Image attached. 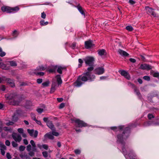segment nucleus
I'll use <instances>...</instances> for the list:
<instances>
[{
  "label": "nucleus",
  "instance_id": "obj_1",
  "mask_svg": "<svg viewBox=\"0 0 159 159\" xmlns=\"http://www.w3.org/2000/svg\"><path fill=\"white\" fill-rule=\"evenodd\" d=\"M137 125L136 124H131L125 128L124 126L123 125L111 127V129L119 133L116 136V142L121 146L122 152L125 157L126 155H128L129 157H137V156L134 151L132 149H129L125 145V141L129 136L130 129L136 127Z\"/></svg>",
  "mask_w": 159,
  "mask_h": 159
},
{
  "label": "nucleus",
  "instance_id": "obj_2",
  "mask_svg": "<svg viewBox=\"0 0 159 159\" xmlns=\"http://www.w3.org/2000/svg\"><path fill=\"white\" fill-rule=\"evenodd\" d=\"M84 60L86 65L90 67L88 68L86 72L84 73L83 75L79 76L75 83V86L77 87H80L84 83L83 82H91L93 81L95 79V76L91 75L90 73L94 69V58L92 56H87L84 59Z\"/></svg>",
  "mask_w": 159,
  "mask_h": 159
},
{
  "label": "nucleus",
  "instance_id": "obj_3",
  "mask_svg": "<svg viewBox=\"0 0 159 159\" xmlns=\"http://www.w3.org/2000/svg\"><path fill=\"white\" fill-rule=\"evenodd\" d=\"M5 97L7 100H13L11 104L15 105H19L22 100V98L16 92H14L5 94Z\"/></svg>",
  "mask_w": 159,
  "mask_h": 159
},
{
  "label": "nucleus",
  "instance_id": "obj_4",
  "mask_svg": "<svg viewBox=\"0 0 159 159\" xmlns=\"http://www.w3.org/2000/svg\"><path fill=\"white\" fill-rule=\"evenodd\" d=\"M11 136L13 139L16 142L20 143L22 140L21 135L17 133H13L11 134Z\"/></svg>",
  "mask_w": 159,
  "mask_h": 159
},
{
  "label": "nucleus",
  "instance_id": "obj_5",
  "mask_svg": "<svg viewBox=\"0 0 159 159\" xmlns=\"http://www.w3.org/2000/svg\"><path fill=\"white\" fill-rule=\"evenodd\" d=\"M105 71V70L103 67H99L95 68L94 70L95 74L101 75L103 74Z\"/></svg>",
  "mask_w": 159,
  "mask_h": 159
},
{
  "label": "nucleus",
  "instance_id": "obj_6",
  "mask_svg": "<svg viewBox=\"0 0 159 159\" xmlns=\"http://www.w3.org/2000/svg\"><path fill=\"white\" fill-rule=\"evenodd\" d=\"M74 122L79 127H82L87 126V124L86 123L79 119H77L75 120Z\"/></svg>",
  "mask_w": 159,
  "mask_h": 159
},
{
  "label": "nucleus",
  "instance_id": "obj_7",
  "mask_svg": "<svg viewBox=\"0 0 159 159\" xmlns=\"http://www.w3.org/2000/svg\"><path fill=\"white\" fill-rule=\"evenodd\" d=\"M118 72L121 75L124 76L126 79L128 80L130 79V77L129 74L125 70H120L118 71Z\"/></svg>",
  "mask_w": 159,
  "mask_h": 159
},
{
  "label": "nucleus",
  "instance_id": "obj_8",
  "mask_svg": "<svg viewBox=\"0 0 159 159\" xmlns=\"http://www.w3.org/2000/svg\"><path fill=\"white\" fill-rule=\"evenodd\" d=\"M27 131L30 136L34 138L37 137L38 132L37 130L34 131V129H28Z\"/></svg>",
  "mask_w": 159,
  "mask_h": 159
},
{
  "label": "nucleus",
  "instance_id": "obj_9",
  "mask_svg": "<svg viewBox=\"0 0 159 159\" xmlns=\"http://www.w3.org/2000/svg\"><path fill=\"white\" fill-rule=\"evenodd\" d=\"M145 9L148 14H151L154 17L156 16V14L154 11V9L150 8L148 7H145Z\"/></svg>",
  "mask_w": 159,
  "mask_h": 159
},
{
  "label": "nucleus",
  "instance_id": "obj_10",
  "mask_svg": "<svg viewBox=\"0 0 159 159\" xmlns=\"http://www.w3.org/2000/svg\"><path fill=\"white\" fill-rule=\"evenodd\" d=\"M159 125V122L157 123H154L153 121H148L145 122L143 124V126L145 127L151 125Z\"/></svg>",
  "mask_w": 159,
  "mask_h": 159
},
{
  "label": "nucleus",
  "instance_id": "obj_11",
  "mask_svg": "<svg viewBox=\"0 0 159 159\" xmlns=\"http://www.w3.org/2000/svg\"><path fill=\"white\" fill-rule=\"evenodd\" d=\"M93 44L92 43V41L89 40L85 42V47L86 49H89L93 46Z\"/></svg>",
  "mask_w": 159,
  "mask_h": 159
},
{
  "label": "nucleus",
  "instance_id": "obj_12",
  "mask_svg": "<svg viewBox=\"0 0 159 159\" xmlns=\"http://www.w3.org/2000/svg\"><path fill=\"white\" fill-rule=\"evenodd\" d=\"M140 68L142 70H149L152 69L151 66L150 65L146 64H141Z\"/></svg>",
  "mask_w": 159,
  "mask_h": 159
},
{
  "label": "nucleus",
  "instance_id": "obj_13",
  "mask_svg": "<svg viewBox=\"0 0 159 159\" xmlns=\"http://www.w3.org/2000/svg\"><path fill=\"white\" fill-rule=\"evenodd\" d=\"M130 84L134 88V90L135 93L138 96L139 98L140 99H141V98L142 96L140 94V92H139V90L137 89V87H135L134 85L132 84Z\"/></svg>",
  "mask_w": 159,
  "mask_h": 159
},
{
  "label": "nucleus",
  "instance_id": "obj_14",
  "mask_svg": "<svg viewBox=\"0 0 159 159\" xmlns=\"http://www.w3.org/2000/svg\"><path fill=\"white\" fill-rule=\"evenodd\" d=\"M2 11L3 12H6L7 13H11L12 12L11 11V7L6 6H4L1 7Z\"/></svg>",
  "mask_w": 159,
  "mask_h": 159
},
{
  "label": "nucleus",
  "instance_id": "obj_15",
  "mask_svg": "<svg viewBox=\"0 0 159 159\" xmlns=\"http://www.w3.org/2000/svg\"><path fill=\"white\" fill-rule=\"evenodd\" d=\"M5 80L6 82L11 87H13L15 86V84L13 80L9 78H5Z\"/></svg>",
  "mask_w": 159,
  "mask_h": 159
},
{
  "label": "nucleus",
  "instance_id": "obj_16",
  "mask_svg": "<svg viewBox=\"0 0 159 159\" xmlns=\"http://www.w3.org/2000/svg\"><path fill=\"white\" fill-rule=\"evenodd\" d=\"M98 54L99 56L102 57L103 56H106L107 53L105 50L101 49L98 50Z\"/></svg>",
  "mask_w": 159,
  "mask_h": 159
},
{
  "label": "nucleus",
  "instance_id": "obj_17",
  "mask_svg": "<svg viewBox=\"0 0 159 159\" xmlns=\"http://www.w3.org/2000/svg\"><path fill=\"white\" fill-rule=\"evenodd\" d=\"M57 84L56 82H52L51 88L50 93H53L56 89Z\"/></svg>",
  "mask_w": 159,
  "mask_h": 159
},
{
  "label": "nucleus",
  "instance_id": "obj_18",
  "mask_svg": "<svg viewBox=\"0 0 159 159\" xmlns=\"http://www.w3.org/2000/svg\"><path fill=\"white\" fill-rule=\"evenodd\" d=\"M45 138H48L51 139H53L54 137L52 132H49L46 134L44 136Z\"/></svg>",
  "mask_w": 159,
  "mask_h": 159
},
{
  "label": "nucleus",
  "instance_id": "obj_19",
  "mask_svg": "<svg viewBox=\"0 0 159 159\" xmlns=\"http://www.w3.org/2000/svg\"><path fill=\"white\" fill-rule=\"evenodd\" d=\"M118 52L121 56L126 57L129 55V54L126 52L120 49H119L118 50Z\"/></svg>",
  "mask_w": 159,
  "mask_h": 159
},
{
  "label": "nucleus",
  "instance_id": "obj_20",
  "mask_svg": "<svg viewBox=\"0 0 159 159\" xmlns=\"http://www.w3.org/2000/svg\"><path fill=\"white\" fill-rule=\"evenodd\" d=\"M47 126L50 128L51 130H54L55 129V128L53 124L51 121H48L47 123Z\"/></svg>",
  "mask_w": 159,
  "mask_h": 159
},
{
  "label": "nucleus",
  "instance_id": "obj_21",
  "mask_svg": "<svg viewBox=\"0 0 159 159\" xmlns=\"http://www.w3.org/2000/svg\"><path fill=\"white\" fill-rule=\"evenodd\" d=\"M55 78L57 82L58 85H59L61 84L62 83V80L61 79L60 75H57L56 76Z\"/></svg>",
  "mask_w": 159,
  "mask_h": 159
},
{
  "label": "nucleus",
  "instance_id": "obj_22",
  "mask_svg": "<svg viewBox=\"0 0 159 159\" xmlns=\"http://www.w3.org/2000/svg\"><path fill=\"white\" fill-rule=\"evenodd\" d=\"M0 68L5 70H8L9 69V67H7L6 64L2 62H0Z\"/></svg>",
  "mask_w": 159,
  "mask_h": 159
},
{
  "label": "nucleus",
  "instance_id": "obj_23",
  "mask_svg": "<svg viewBox=\"0 0 159 159\" xmlns=\"http://www.w3.org/2000/svg\"><path fill=\"white\" fill-rule=\"evenodd\" d=\"M56 66H57L56 70L57 72L60 74H61L62 73V70H63L64 68L58 65H56Z\"/></svg>",
  "mask_w": 159,
  "mask_h": 159
},
{
  "label": "nucleus",
  "instance_id": "obj_24",
  "mask_svg": "<svg viewBox=\"0 0 159 159\" xmlns=\"http://www.w3.org/2000/svg\"><path fill=\"white\" fill-rule=\"evenodd\" d=\"M47 67V66H44L43 65H41L37 67L36 68V69L38 70H44L46 69Z\"/></svg>",
  "mask_w": 159,
  "mask_h": 159
},
{
  "label": "nucleus",
  "instance_id": "obj_25",
  "mask_svg": "<svg viewBox=\"0 0 159 159\" xmlns=\"http://www.w3.org/2000/svg\"><path fill=\"white\" fill-rule=\"evenodd\" d=\"M32 105V102L29 100L26 101V104L25 105V107L27 109H29L30 107Z\"/></svg>",
  "mask_w": 159,
  "mask_h": 159
},
{
  "label": "nucleus",
  "instance_id": "obj_26",
  "mask_svg": "<svg viewBox=\"0 0 159 159\" xmlns=\"http://www.w3.org/2000/svg\"><path fill=\"white\" fill-rule=\"evenodd\" d=\"M77 8L80 13L83 15L85 16V14L83 10L82 9V7L80 6H77Z\"/></svg>",
  "mask_w": 159,
  "mask_h": 159
},
{
  "label": "nucleus",
  "instance_id": "obj_27",
  "mask_svg": "<svg viewBox=\"0 0 159 159\" xmlns=\"http://www.w3.org/2000/svg\"><path fill=\"white\" fill-rule=\"evenodd\" d=\"M57 67V66H56V65L53 66L52 68L48 70V72L49 73L55 72L56 70Z\"/></svg>",
  "mask_w": 159,
  "mask_h": 159
},
{
  "label": "nucleus",
  "instance_id": "obj_28",
  "mask_svg": "<svg viewBox=\"0 0 159 159\" xmlns=\"http://www.w3.org/2000/svg\"><path fill=\"white\" fill-rule=\"evenodd\" d=\"M19 10V8L18 7H11V11L12 12L11 13H14L18 11Z\"/></svg>",
  "mask_w": 159,
  "mask_h": 159
},
{
  "label": "nucleus",
  "instance_id": "obj_29",
  "mask_svg": "<svg viewBox=\"0 0 159 159\" xmlns=\"http://www.w3.org/2000/svg\"><path fill=\"white\" fill-rule=\"evenodd\" d=\"M40 23L41 25L42 26H45L47 25L48 23V21H46L45 22L44 20H40Z\"/></svg>",
  "mask_w": 159,
  "mask_h": 159
},
{
  "label": "nucleus",
  "instance_id": "obj_30",
  "mask_svg": "<svg viewBox=\"0 0 159 159\" xmlns=\"http://www.w3.org/2000/svg\"><path fill=\"white\" fill-rule=\"evenodd\" d=\"M49 83V81L48 80L43 83L42 85L43 87H46L48 86Z\"/></svg>",
  "mask_w": 159,
  "mask_h": 159
},
{
  "label": "nucleus",
  "instance_id": "obj_31",
  "mask_svg": "<svg viewBox=\"0 0 159 159\" xmlns=\"http://www.w3.org/2000/svg\"><path fill=\"white\" fill-rule=\"evenodd\" d=\"M10 66H17V64L16 62L14 61H9Z\"/></svg>",
  "mask_w": 159,
  "mask_h": 159
},
{
  "label": "nucleus",
  "instance_id": "obj_32",
  "mask_svg": "<svg viewBox=\"0 0 159 159\" xmlns=\"http://www.w3.org/2000/svg\"><path fill=\"white\" fill-rule=\"evenodd\" d=\"M52 130L53 136H58L59 135V133L58 132H56L55 129V130Z\"/></svg>",
  "mask_w": 159,
  "mask_h": 159
},
{
  "label": "nucleus",
  "instance_id": "obj_33",
  "mask_svg": "<svg viewBox=\"0 0 159 159\" xmlns=\"http://www.w3.org/2000/svg\"><path fill=\"white\" fill-rule=\"evenodd\" d=\"M126 29L129 31H132L133 30V27L130 25H128L126 27Z\"/></svg>",
  "mask_w": 159,
  "mask_h": 159
},
{
  "label": "nucleus",
  "instance_id": "obj_34",
  "mask_svg": "<svg viewBox=\"0 0 159 159\" xmlns=\"http://www.w3.org/2000/svg\"><path fill=\"white\" fill-rule=\"evenodd\" d=\"M0 147L1 148L0 150L3 149V150H5L6 149V147L3 144L0 143Z\"/></svg>",
  "mask_w": 159,
  "mask_h": 159
},
{
  "label": "nucleus",
  "instance_id": "obj_35",
  "mask_svg": "<svg viewBox=\"0 0 159 159\" xmlns=\"http://www.w3.org/2000/svg\"><path fill=\"white\" fill-rule=\"evenodd\" d=\"M153 75L154 77H157L159 79V73L155 72L153 73Z\"/></svg>",
  "mask_w": 159,
  "mask_h": 159
},
{
  "label": "nucleus",
  "instance_id": "obj_36",
  "mask_svg": "<svg viewBox=\"0 0 159 159\" xmlns=\"http://www.w3.org/2000/svg\"><path fill=\"white\" fill-rule=\"evenodd\" d=\"M79 64L78 65L79 67H80L81 66L82 64L83 63V61L81 59H79L78 60Z\"/></svg>",
  "mask_w": 159,
  "mask_h": 159
},
{
  "label": "nucleus",
  "instance_id": "obj_37",
  "mask_svg": "<svg viewBox=\"0 0 159 159\" xmlns=\"http://www.w3.org/2000/svg\"><path fill=\"white\" fill-rule=\"evenodd\" d=\"M25 146L23 145H21L19 147V150L20 151H23L25 150Z\"/></svg>",
  "mask_w": 159,
  "mask_h": 159
},
{
  "label": "nucleus",
  "instance_id": "obj_38",
  "mask_svg": "<svg viewBox=\"0 0 159 159\" xmlns=\"http://www.w3.org/2000/svg\"><path fill=\"white\" fill-rule=\"evenodd\" d=\"M36 111L38 113L41 114L43 111V109L41 108H38L37 109Z\"/></svg>",
  "mask_w": 159,
  "mask_h": 159
},
{
  "label": "nucleus",
  "instance_id": "obj_39",
  "mask_svg": "<svg viewBox=\"0 0 159 159\" xmlns=\"http://www.w3.org/2000/svg\"><path fill=\"white\" fill-rule=\"evenodd\" d=\"M75 153L76 154H80L81 152V151L79 149H76L74 150Z\"/></svg>",
  "mask_w": 159,
  "mask_h": 159
},
{
  "label": "nucleus",
  "instance_id": "obj_40",
  "mask_svg": "<svg viewBox=\"0 0 159 159\" xmlns=\"http://www.w3.org/2000/svg\"><path fill=\"white\" fill-rule=\"evenodd\" d=\"M12 34L13 36H14L15 37H16L18 34L17 31L16 30H15L13 31Z\"/></svg>",
  "mask_w": 159,
  "mask_h": 159
},
{
  "label": "nucleus",
  "instance_id": "obj_41",
  "mask_svg": "<svg viewBox=\"0 0 159 159\" xmlns=\"http://www.w3.org/2000/svg\"><path fill=\"white\" fill-rule=\"evenodd\" d=\"M18 117L16 116V115H14L12 117V120L14 121H16L18 120Z\"/></svg>",
  "mask_w": 159,
  "mask_h": 159
},
{
  "label": "nucleus",
  "instance_id": "obj_42",
  "mask_svg": "<svg viewBox=\"0 0 159 159\" xmlns=\"http://www.w3.org/2000/svg\"><path fill=\"white\" fill-rule=\"evenodd\" d=\"M0 89L2 91H5L6 89V86L4 85H2L0 86Z\"/></svg>",
  "mask_w": 159,
  "mask_h": 159
},
{
  "label": "nucleus",
  "instance_id": "obj_43",
  "mask_svg": "<svg viewBox=\"0 0 159 159\" xmlns=\"http://www.w3.org/2000/svg\"><path fill=\"white\" fill-rule=\"evenodd\" d=\"M17 131L19 133L22 134L24 132V129L22 128H18Z\"/></svg>",
  "mask_w": 159,
  "mask_h": 159
},
{
  "label": "nucleus",
  "instance_id": "obj_44",
  "mask_svg": "<svg viewBox=\"0 0 159 159\" xmlns=\"http://www.w3.org/2000/svg\"><path fill=\"white\" fill-rule=\"evenodd\" d=\"M43 156L45 158L47 157L48 156V152L46 151H44L42 152Z\"/></svg>",
  "mask_w": 159,
  "mask_h": 159
},
{
  "label": "nucleus",
  "instance_id": "obj_45",
  "mask_svg": "<svg viewBox=\"0 0 159 159\" xmlns=\"http://www.w3.org/2000/svg\"><path fill=\"white\" fill-rule=\"evenodd\" d=\"M11 144L12 146L14 148H16L18 146V144L17 143L14 141L11 142Z\"/></svg>",
  "mask_w": 159,
  "mask_h": 159
},
{
  "label": "nucleus",
  "instance_id": "obj_46",
  "mask_svg": "<svg viewBox=\"0 0 159 159\" xmlns=\"http://www.w3.org/2000/svg\"><path fill=\"white\" fill-rule=\"evenodd\" d=\"M31 116L32 119L34 121L35 120V119H36L35 115L34 113H31Z\"/></svg>",
  "mask_w": 159,
  "mask_h": 159
},
{
  "label": "nucleus",
  "instance_id": "obj_47",
  "mask_svg": "<svg viewBox=\"0 0 159 159\" xmlns=\"http://www.w3.org/2000/svg\"><path fill=\"white\" fill-rule=\"evenodd\" d=\"M143 79L147 81H149L150 80V78L149 76H145L143 77Z\"/></svg>",
  "mask_w": 159,
  "mask_h": 159
},
{
  "label": "nucleus",
  "instance_id": "obj_48",
  "mask_svg": "<svg viewBox=\"0 0 159 159\" xmlns=\"http://www.w3.org/2000/svg\"><path fill=\"white\" fill-rule=\"evenodd\" d=\"M42 148H44V149L47 150L48 148V146L46 144H43L42 145Z\"/></svg>",
  "mask_w": 159,
  "mask_h": 159
},
{
  "label": "nucleus",
  "instance_id": "obj_49",
  "mask_svg": "<svg viewBox=\"0 0 159 159\" xmlns=\"http://www.w3.org/2000/svg\"><path fill=\"white\" fill-rule=\"evenodd\" d=\"M31 146L30 144H29L27 146L26 150L28 151H30L31 150Z\"/></svg>",
  "mask_w": 159,
  "mask_h": 159
},
{
  "label": "nucleus",
  "instance_id": "obj_50",
  "mask_svg": "<svg viewBox=\"0 0 159 159\" xmlns=\"http://www.w3.org/2000/svg\"><path fill=\"white\" fill-rule=\"evenodd\" d=\"M29 155L33 157L34 156V152L33 151H29Z\"/></svg>",
  "mask_w": 159,
  "mask_h": 159
},
{
  "label": "nucleus",
  "instance_id": "obj_51",
  "mask_svg": "<svg viewBox=\"0 0 159 159\" xmlns=\"http://www.w3.org/2000/svg\"><path fill=\"white\" fill-rule=\"evenodd\" d=\"M16 113L18 115H22L23 113V111L21 110H18L16 111Z\"/></svg>",
  "mask_w": 159,
  "mask_h": 159
},
{
  "label": "nucleus",
  "instance_id": "obj_52",
  "mask_svg": "<svg viewBox=\"0 0 159 159\" xmlns=\"http://www.w3.org/2000/svg\"><path fill=\"white\" fill-rule=\"evenodd\" d=\"M41 17L43 19H45L46 17V14L44 12L41 13Z\"/></svg>",
  "mask_w": 159,
  "mask_h": 159
},
{
  "label": "nucleus",
  "instance_id": "obj_53",
  "mask_svg": "<svg viewBox=\"0 0 159 159\" xmlns=\"http://www.w3.org/2000/svg\"><path fill=\"white\" fill-rule=\"evenodd\" d=\"M148 117L149 119L150 120L152 118H154V116L152 114H149L148 115Z\"/></svg>",
  "mask_w": 159,
  "mask_h": 159
},
{
  "label": "nucleus",
  "instance_id": "obj_54",
  "mask_svg": "<svg viewBox=\"0 0 159 159\" xmlns=\"http://www.w3.org/2000/svg\"><path fill=\"white\" fill-rule=\"evenodd\" d=\"M13 124L14 122L11 121H9V122L6 123V125L7 126L12 125Z\"/></svg>",
  "mask_w": 159,
  "mask_h": 159
},
{
  "label": "nucleus",
  "instance_id": "obj_55",
  "mask_svg": "<svg viewBox=\"0 0 159 159\" xmlns=\"http://www.w3.org/2000/svg\"><path fill=\"white\" fill-rule=\"evenodd\" d=\"M4 129L5 130L9 131H11L12 129L10 127H4Z\"/></svg>",
  "mask_w": 159,
  "mask_h": 159
},
{
  "label": "nucleus",
  "instance_id": "obj_56",
  "mask_svg": "<svg viewBox=\"0 0 159 159\" xmlns=\"http://www.w3.org/2000/svg\"><path fill=\"white\" fill-rule=\"evenodd\" d=\"M6 54V53L4 52H3L2 51L0 52V56L1 57H3Z\"/></svg>",
  "mask_w": 159,
  "mask_h": 159
},
{
  "label": "nucleus",
  "instance_id": "obj_57",
  "mask_svg": "<svg viewBox=\"0 0 159 159\" xmlns=\"http://www.w3.org/2000/svg\"><path fill=\"white\" fill-rule=\"evenodd\" d=\"M6 157L8 159H11V156L9 153H7L6 154Z\"/></svg>",
  "mask_w": 159,
  "mask_h": 159
},
{
  "label": "nucleus",
  "instance_id": "obj_58",
  "mask_svg": "<svg viewBox=\"0 0 159 159\" xmlns=\"http://www.w3.org/2000/svg\"><path fill=\"white\" fill-rule=\"evenodd\" d=\"M43 81V80L42 79H38L37 80V82L39 84H41Z\"/></svg>",
  "mask_w": 159,
  "mask_h": 159
},
{
  "label": "nucleus",
  "instance_id": "obj_59",
  "mask_svg": "<svg viewBox=\"0 0 159 159\" xmlns=\"http://www.w3.org/2000/svg\"><path fill=\"white\" fill-rule=\"evenodd\" d=\"M65 105L64 103H61L59 107V109H62L63 108L65 107Z\"/></svg>",
  "mask_w": 159,
  "mask_h": 159
},
{
  "label": "nucleus",
  "instance_id": "obj_60",
  "mask_svg": "<svg viewBox=\"0 0 159 159\" xmlns=\"http://www.w3.org/2000/svg\"><path fill=\"white\" fill-rule=\"evenodd\" d=\"M35 121L36 123L40 125H42V124L40 120H38L37 119H35Z\"/></svg>",
  "mask_w": 159,
  "mask_h": 159
},
{
  "label": "nucleus",
  "instance_id": "obj_61",
  "mask_svg": "<svg viewBox=\"0 0 159 159\" xmlns=\"http://www.w3.org/2000/svg\"><path fill=\"white\" fill-rule=\"evenodd\" d=\"M5 144L7 146H9L10 145V143L9 140H7L5 141Z\"/></svg>",
  "mask_w": 159,
  "mask_h": 159
},
{
  "label": "nucleus",
  "instance_id": "obj_62",
  "mask_svg": "<svg viewBox=\"0 0 159 159\" xmlns=\"http://www.w3.org/2000/svg\"><path fill=\"white\" fill-rule=\"evenodd\" d=\"M30 143L33 147L35 146L36 145L34 141L33 140H31Z\"/></svg>",
  "mask_w": 159,
  "mask_h": 159
},
{
  "label": "nucleus",
  "instance_id": "obj_63",
  "mask_svg": "<svg viewBox=\"0 0 159 159\" xmlns=\"http://www.w3.org/2000/svg\"><path fill=\"white\" fill-rule=\"evenodd\" d=\"M129 3L131 5H133L135 3V2L133 0H129Z\"/></svg>",
  "mask_w": 159,
  "mask_h": 159
},
{
  "label": "nucleus",
  "instance_id": "obj_64",
  "mask_svg": "<svg viewBox=\"0 0 159 159\" xmlns=\"http://www.w3.org/2000/svg\"><path fill=\"white\" fill-rule=\"evenodd\" d=\"M129 61L131 62L135 63L136 62V60L134 58H130L129 59Z\"/></svg>",
  "mask_w": 159,
  "mask_h": 159
}]
</instances>
